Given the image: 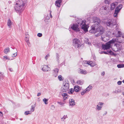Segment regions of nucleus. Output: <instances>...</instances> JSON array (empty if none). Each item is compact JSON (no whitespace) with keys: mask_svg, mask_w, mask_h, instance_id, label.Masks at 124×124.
Segmentation results:
<instances>
[{"mask_svg":"<svg viewBox=\"0 0 124 124\" xmlns=\"http://www.w3.org/2000/svg\"><path fill=\"white\" fill-rule=\"evenodd\" d=\"M20 120H23V119L22 118H21L20 119Z\"/></svg>","mask_w":124,"mask_h":124,"instance_id":"64","label":"nucleus"},{"mask_svg":"<svg viewBox=\"0 0 124 124\" xmlns=\"http://www.w3.org/2000/svg\"><path fill=\"white\" fill-rule=\"evenodd\" d=\"M77 83L78 84H79L80 85H82L83 84V82L81 81L80 80H78L77 81Z\"/></svg>","mask_w":124,"mask_h":124,"instance_id":"31","label":"nucleus"},{"mask_svg":"<svg viewBox=\"0 0 124 124\" xmlns=\"http://www.w3.org/2000/svg\"><path fill=\"white\" fill-rule=\"evenodd\" d=\"M50 70V69L49 67L45 65H44L42 68V70L43 71H48Z\"/></svg>","mask_w":124,"mask_h":124,"instance_id":"15","label":"nucleus"},{"mask_svg":"<svg viewBox=\"0 0 124 124\" xmlns=\"http://www.w3.org/2000/svg\"><path fill=\"white\" fill-rule=\"evenodd\" d=\"M121 44H116L115 45L112 49L113 51L116 52H119L121 50Z\"/></svg>","mask_w":124,"mask_h":124,"instance_id":"6","label":"nucleus"},{"mask_svg":"<svg viewBox=\"0 0 124 124\" xmlns=\"http://www.w3.org/2000/svg\"><path fill=\"white\" fill-rule=\"evenodd\" d=\"M111 45L107 42L105 44H102L101 47L102 49L105 50L109 49L111 47Z\"/></svg>","mask_w":124,"mask_h":124,"instance_id":"10","label":"nucleus"},{"mask_svg":"<svg viewBox=\"0 0 124 124\" xmlns=\"http://www.w3.org/2000/svg\"><path fill=\"white\" fill-rule=\"evenodd\" d=\"M27 43L28 45H29V44H30V43L29 41V39H27Z\"/></svg>","mask_w":124,"mask_h":124,"instance_id":"49","label":"nucleus"},{"mask_svg":"<svg viewBox=\"0 0 124 124\" xmlns=\"http://www.w3.org/2000/svg\"><path fill=\"white\" fill-rule=\"evenodd\" d=\"M49 54H48L47 55H46L45 57V58L46 60H47L49 56Z\"/></svg>","mask_w":124,"mask_h":124,"instance_id":"41","label":"nucleus"},{"mask_svg":"<svg viewBox=\"0 0 124 124\" xmlns=\"http://www.w3.org/2000/svg\"><path fill=\"white\" fill-rule=\"evenodd\" d=\"M122 82L121 81H119L117 82V84L118 85H121Z\"/></svg>","mask_w":124,"mask_h":124,"instance_id":"44","label":"nucleus"},{"mask_svg":"<svg viewBox=\"0 0 124 124\" xmlns=\"http://www.w3.org/2000/svg\"><path fill=\"white\" fill-rule=\"evenodd\" d=\"M60 95L62 96V97L63 98V101L58 102L57 103L60 105L62 106L65 103L64 101L67 98L68 95L66 93L61 92L60 93Z\"/></svg>","mask_w":124,"mask_h":124,"instance_id":"5","label":"nucleus"},{"mask_svg":"<svg viewBox=\"0 0 124 124\" xmlns=\"http://www.w3.org/2000/svg\"><path fill=\"white\" fill-rule=\"evenodd\" d=\"M51 12H52L51 11H50V13H51Z\"/></svg>","mask_w":124,"mask_h":124,"instance_id":"62","label":"nucleus"},{"mask_svg":"<svg viewBox=\"0 0 124 124\" xmlns=\"http://www.w3.org/2000/svg\"><path fill=\"white\" fill-rule=\"evenodd\" d=\"M4 77V76L3 74L0 72V79H2Z\"/></svg>","mask_w":124,"mask_h":124,"instance_id":"32","label":"nucleus"},{"mask_svg":"<svg viewBox=\"0 0 124 124\" xmlns=\"http://www.w3.org/2000/svg\"><path fill=\"white\" fill-rule=\"evenodd\" d=\"M48 100V99H46L45 98H44L43 100V101L44 102L45 104H47L48 103L47 101Z\"/></svg>","mask_w":124,"mask_h":124,"instance_id":"27","label":"nucleus"},{"mask_svg":"<svg viewBox=\"0 0 124 124\" xmlns=\"http://www.w3.org/2000/svg\"><path fill=\"white\" fill-rule=\"evenodd\" d=\"M78 71L79 73L83 74H86L87 73L86 70L81 69H79Z\"/></svg>","mask_w":124,"mask_h":124,"instance_id":"16","label":"nucleus"},{"mask_svg":"<svg viewBox=\"0 0 124 124\" xmlns=\"http://www.w3.org/2000/svg\"><path fill=\"white\" fill-rule=\"evenodd\" d=\"M115 40L114 39H112V40H110L108 42L111 45V44H113L115 42Z\"/></svg>","mask_w":124,"mask_h":124,"instance_id":"28","label":"nucleus"},{"mask_svg":"<svg viewBox=\"0 0 124 124\" xmlns=\"http://www.w3.org/2000/svg\"><path fill=\"white\" fill-rule=\"evenodd\" d=\"M62 2V0H57L55 2V5L56 6L60 8L61 6V3Z\"/></svg>","mask_w":124,"mask_h":124,"instance_id":"14","label":"nucleus"},{"mask_svg":"<svg viewBox=\"0 0 124 124\" xmlns=\"http://www.w3.org/2000/svg\"><path fill=\"white\" fill-rule=\"evenodd\" d=\"M93 22L95 23L94 24L97 26H99L101 20L100 19L96 17H94L93 18Z\"/></svg>","mask_w":124,"mask_h":124,"instance_id":"9","label":"nucleus"},{"mask_svg":"<svg viewBox=\"0 0 124 124\" xmlns=\"http://www.w3.org/2000/svg\"><path fill=\"white\" fill-rule=\"evenodd\" d=\"M8 3H9V4H10V3H11L12 2H11V1H8Z\"/></svg>","mask_w":124,"mask_h":124,"instance_id":"58","label":"nucleus"},{"mask_svg":"<svg viewBox=\"0 0 124 124\" xmlns=\"http://www.w3.org/2000/svg\"><path fill=\"white\" fill-rule=\"evenodd\" d=\"M27 5L26 2L22 0H19L15 4L14 9L20 15L24 10Z\"/></svg>","mask_w":124,"mask_h":124,"instance_id":"2","label":"nucleus"},{"mask_svg":"<svg viewBox=\"0 0 124 124\" xmlns=\"http://www.w3.org/2000/svg\"><path fill=\"white\" fill-rule=\"evenodd\" d=\"M59 69L57 68H55L53 70V75L55 77H56L58 75Z\"/></svg>","mask_w":124,"mask_h":124,"instance_id":"13","label":"nucleus"},{"mask_svg":"<svg viewBox=\"0 0 124 124\" xmlns=\"http://www.w3.org/2000/svg\"><path fill=\"white\" fill-rule=\"evenodd\" d=\"M99 53L100 54H108V52L107 51V52L102 51L101 52H99Z\"/></svg>","mask_w":124,"mask_h":124,"instance_id":"36","label":"nucleus"},{"mask_svg":"<svg viewBox=\"0 0 124 124\" xmlns=\"http://www.w3.org/2000/svg\"><path fill=\"white\" fill-rule=\"evenodd\" d=\"M61 119L62 121H64V119H63V117L62 118H61Z\"/></svg>","mask_w":124,"mask_h":124,"instance_id":"56","label":"nucleus"},{"mask_svg":"<svg viewBox=\"0 0 124 124\" xmlns=\"http://www.w3.org/2000/svg\"><path fill=\"white\" fill-rule=\"evenodd\" d=\"M74 91L75 90L74 89L71 88L68 91V93L70 94H73Z\"/></svg>","mask_w":124,"mask_h":124,"instance_id":"25","label":"nucleus"},{"mask_svg":"<svg viewBox=\"0 0 124 124\" xmlns=\"http://www.w3.org/2000/svg\"><path fill=\"white\" fill-rule=\"evenodd\" d=\"M123 82L124 83V79L123 81Z\"/></svg>","mask_w":124,"mask_h":124,"instance_id":"63","label":"nucleus"},{"mask_svg":"<svg viewBox=\"0 0 124 124\" xmlns=\"http://www.w3.org/2000/svg\"><path fill=\"white\" fill-rule=\"evenodd\" d=\"M8 70L11 72H12L13 71V69L11 68H8Z\"/></svg>","mask_w":124,"mask_h":124,"instance_id":"48","label":"nucleus"},{"mask_svg":"<svg viewBox=\"0 0 124 124\" xmlns=\"http://www.w3.org/2000/svg\"><path fill=\"white\" fill-rule=\"evenodd\" d=\"M104 38H103V37H102V38H101V40H102V41H106V40H104Z\"/></svg>","mask_w":124,"mask_h":124,"instance_id":"53","label":"nucleus"},{"mask_svg":"<svg viewBox=\"0 0 124 124\" xmlns=\"http://www.w3.org/2000/svg\"><path fill=\"white\" fill-rule=\"evenodd\" d=\"M80 88L81 89L80 87L77 85L75 86L74 87V89L76 92H78L79 91Z\"/></svg>","mask_w":124,"mask_h":124,"instance_id":"19","label":"nucleus"},{"mask_svg":"<svg viewBox=\"0 0 124 124\" xmlns=\"http://www.w3.org/2000/svg\"><path fill=\"white\" fill-rule=\"evenodd\" d=\"M117 66L119 68H123L124 67V64H118L117 65Z\"/></svg>","mask_w":124,"mask_h":124,"instance_id":"34","label":"nucleus"},{"mask_svg":"<svg viewBox=\"0 0 124 124\" xmlns=\"http://www.w3.org/2000/svg\"><path fill=\"white\" fill-rule=\"evenodd\" d=\"M73 45L76 48L80 47L82 45L81 42L77 38L74 39L73 41Z\"/></svg>","mask_w":124,"mask_h":124,"instance_id":"3","label":"nucleus"},{"mask_svg":"<svg viewBox=\"0 0 124 124\" xmlns=\"http://www.w3.org/2000/svg\"><path fill=\"white\" fill-rule=\"evenodd\" d=\"M116 6V4L113 3L111 4V10H113L115 8Z\"/></svg>","mask_w":124,"mask_h":124,"instance_id":"20","label":"nucleus"},{"mask_svg":"<svg viewBox=\"0 0 124 124\" xmlns=\"http://www.w3.org/2000/svg\"><path fill=\"white\" fill-rule=\"evenodd\" d=\"M12 22L11 21L10 19H8V21L7 22V24L9 28L11 27V25H12Z\"/></svg>","mask_w":124,"mask_h":124,"instance_id":"21","label":"nucleus"},{"mask_svg":"<svg viewBox=\"0 0 124 124\" xmlns=\"http://www.w3.org/2000/svg\"><path fill=\"white\" fill-rule=\"evenodd\" d=\"M117 41L120 43L124 42V35L120 31H118L117 34Z\"/></svg>","mask_w":124,"mask_h":124,"instance_id":"4","label":"nucleus"},{"mask_svg":"<svg viewBox=\"0 0 124 124\" xmlns=\"http://www.w3.org/2000/svg\"><path fill=\"white\" fill-rule=\"evenodd\" d=\"M122 5L120 4L118 5V6L116 8H117L119 10H120L122 8Z\"/></svg>","mask_w":124,"mask_h":124,"instance_id":"37","label":"nucleus"},{"mask_svg":"<svg viewBox=\"0 0 124 124\" xmlns=\"http://www.w3.org/2000/svg\"><path fill=\"white\" fill-rule=\"evenodd\" d=\"M120 91V90L119 89H118L117 90H116L115 91H114L113 92V93H117L118 92H119Z\"/></svg>","mask_w":124,"mask_h":124,"instance_id":"40","label":"nucleus"},{"mask_svg":"<svg viewBox=\"0 0 124 124\" xmlns=\"http://www.w3.org/2000/svg\"><path fill=\"white\" fill-rule=\"evenodd\" d=\"M98 26H97L96 24H94L91 26V29L93 30V31H96V32L97 31V29H98L97 28Z\"/></svg>","mask_w":124,"mask_h":124,"instance_id":"18","label":"nucleus"},{"mask_svg":"<svg viewBox=\"0 0 124 124\" xmlns=\"http://www.w3.org/2000/svg\"><path fill=\"white\" fill-rule=\"evenodd\" d=\"M50 15L51 17V18H52V16L51 15V13H50Z\"/></svg>","mask_w":124,"mask_h":124,"instance_id":"57","label":"nucleus"},{"mask_svg":"<svg viewBox=\"0 0 124 124\" xmlns=\"http://www.w3.org/2000/svg\"><path fill=\"white\" fill-rule=\"evenodd\" d=\"M3 115V114L0 111V116H2Z\"/></svg>","mask_w":124,"mask_h":124,"instance_id":"51","label":"nucleus"},{"mask_svg":"<svg viewBox=\"0 0 124 124\" xmlns=\"http://www.w3.org/2000/svg\"><path fill=\"white\" fill-rule=\"evenodd\" d=\"M36 103H35V104L33 105H32L31 106V111L32 112H33L35 110V107H36Z\"/></svg>","mask_w":124,"mask_h":124,"instance_id":"22","label":"nucleus"},{"mask_svg":"<svg viewBox=\"0 0 124 124\" xmlns=\"http://www.w3.org/2000/svg\"><path fill=\"white\" fill-rule=\"evenodd\" d=\"M48 17L47 16L46 17V19H49V17Z\"/></svg>","mask_w":124,"mask_h":124,"instance_id":"60","label":"nucleus"},{"mask_svg":"<svg viewBox=\"0 0 124 124\" xmlns=\"http://www.w3.org/2000/svg\"><path fill=\"white\" fill-rule=\"evenodd\" d=\"M86 64L90 65L91 66L93 67L94 66L92 65V61L87 62Z\"/></svg>","mask_w":124,"mask_h":124,"instance_id":"29","label":"nucleus"},{"mask_svg":"<svg viewBox=\"0 0 124 124\" xmlns=\"http://www.w3.org/2000/svg\"><path fill=\"white\" fill-rule=\"evenodd\" d=\"M37 36L39 37H41L42 36V34L41 33H39L37 34Z\"/></svg>","mask_w":124,"mask_h":124,"instance_id":"42","label":"nucleus"},{"mask_svg":"<svg viewBox=\"0 0 124 124\" xmlns=\"http://www.w3.org/2000/svg\"><path fill=\"white\" fill-rule=\"evenodd\" d=\"M89 32L91 33H95L96 32V31H94L92 29H91L89 31Z\"/></svg>","mask_w":124,"mask_h":124,"instance_id":"38","label":"nucleus"},{"mask_svg":"<svg viewBox=\"0 0 124 124\" xmlns=\"http://www.w3.org/2000/svg\"><path fill=\"white\" fill-rule=\"evenodd\" d=\"M4 57L6 59H8L9 60V58H8V57H7V56H4Z\"/></svg>","mask_w":124,"mask_h":124,"instance_id":"50","label":"nucleus"},{"mask_svg":"<svg viewBox=\"0 0 124 124\" xmlns=\"http://www.w3.org/2000/svg\"><path fill=\"white\" fill-rule=\"evenodd\" d=\"M92 87L91 85H89L85 89L87 92H88L90 91L92 88Z\"/></svg>","mask_w":124,"mask_h":124,"instance_id":"23","label":"nucleus"},{"mask_svg":"<svg viewBox=\"0 0 124 124\" xmlns=\"http://www.w3.org/2000/svg\"><path fill=\"white\" fill-rule=\"evenodd\" d=\"M27 39H28V38H27L26 37V39H25L26 42H27Z\"/></svg>","mask_w":124,"mask_h":124,"instance_id":"59","label":"nucleus"},{"mask_svg":"<svg viewBox=\"0 0 124 124\" xmlns=\"http://www.w3.org/2000/svg\"><path fill=\"white\" fill-rule=\"evenodd\" d=\"M58 78L59 80L60 81H62L63 79H62V76L61 75H59L58 76Z\"/></svg>","mask_w":124,"mask_h":124,"instance_id":"35","label":"nucleus"},{"mask_svg":"<svg viewBox=\"0 0 124 124\" xmlns=\"http://www.w3.org/2000/svg\"><path fill=\"white\" fill-rule=\"evenodd\" d=\"M107 51L108 52V54H109L111 55H114V53L111 50L108 51Z\"/></svg>","mask_w":124,"mask_h":124,"instance_id":"33","label":"nucleus"},{"mask_svg":"<svg viewBox=\"0 0 124 124\" xmlns=\"http://www.w3.org/2000/svg\"><path fill=\"white\" fill-rule=\"evenodd\" d=\"M107 112H106L105 113V114L104 115H106V114H107Z\"/></svg>","mask_w":124,"mask_h":124,"instance_id":"61","label":"nucleus"},{"mask_svg":"<svg viewBox=\"0 0 124 124\" xmlns=\"http://www.w3.org/2000/svg\"><path fill=\"white\" fill-rule=\"evenodd\" d=\"M99 29H98L99 31H100L101 32H102L103 31V28L101 26H99Z\"/></svg>","mask_w":124,"mask_h":124,"instance_id":"26","label":"nucleus"},{"mask_svg":"<svg viewBox=\"0 0 124 124\" xmlns=\"http://www.w3.org/2000/svg\"><path fill=\"white\" fill-rule=\"evenodd\" d=\"M17 55V52L13 54V55H12V57H14L16 56Z\"/></svg>","mask_w":124,"mask_h":124,"instance_id":"45","label":"nucleus"},{"mask_svg":"<svg viewBox=\"0 0 124 124\" xmlns=\"http://www.w3.org/2000/svg\"><path fill=\"white\" fill-rule=\"evenodd\" d=\"M104 9L105 10H107V8L106 7H105L104 8Z\"/></svg>","mask_w":124,"mask_h":124,"instance_id":"55","label":"nucleus"},{"mask_svg":"<svg viewBox=\"0 0 124 124\" xmlns=\"http://www.w3.org/2000/svg\"><path fill=\"white\" fill-rule=\"evenodd\" d=\"M69 101V104L70 106L73 107L75 105L76 103L74 99H70Z\"/></svg>","mask_w":124,"mask_h":124,"instance_id":"11","label":"nucleus"},{"mask_svg":"<svg viewBox=\"0 0 124 124\" xmlns=\"http://www.w3.org/2000/svg\"><path fill=\"white\" fill-rule=\"evenodd\" d=\"M104 74H105V72H103L101 73V75L103 76V75H104Z\"/></svg>","mask_w":124,"mask_h":124,"instance_id":"54","label":"nucleus"},{"mask_svg":"<svg viewBox=\"0 0 124 124\" xmlns=\"http://www.w3.org/2000/svg\"><path fill=\"white\" fill-rule=\"evenodd\" d=\"M9 52V48L8 47L6 48L4 50V52L5 54H7V53H8Z\"/></svg>","mask_w":124,"mask_h":124,"instance_id":"24","label":"nucleus"},{"mask_svg":"<svg viewBox=\"0 0 124 124\" xmlns=\"http://www.w3.org/2000/svg\"><path fill=\"white\" fill-rule=\"evenodd\" d=\"M41 94V93H38L37 94V96H39Z\"/></svg>","mask_w":124,"mask_h":124,"instance_id":"52","label":"nucleus"},{"mask_svg":"<svg viewBox=\"0 0 124 124\" xmlns=\"http://www.w3.org/2000/svg\"><path fill=\"white\" fill-rule=\"evenodd\" d=\"M87 91L86 90H83L82 92L81 93V94L82 95H83L84 94L86 93H87Z\"/></svg>","mask_w":124,"mask_h":124,"instance_id":"39","label":"nucleus"},{"mask_svg":"<svg viewBox=\"0 0 124 124\" xmlns=\"http://www.w3.org/2000/svg\"><path fill=\"white\" fill-rule=\"evenodd\" d=\"M103 103L102 102H99L97 105L96 109V110H100L101 109L102 106L103 105Z\"/></svg>","mask_w":124,"mask_h":124,"instance_id":"12","label":"nucleus"},{"mask_svg":"<svg viewBox=\"0 0 124 124\" xmlns=\"http://www.w3.org/2000/svg\"><path fill=\"white\" fill-rule=\"evenodd\" d=\"M116 23V20L113 19L108 20L106 23L108 26H112L115 25Z\"/></svg>","mask_w":124,"mask_h":124,"instance_id":"7","label":"nucleus"},{"mask_svg":"<svg viewBox=\"0 0 124 124\" xmlns=\"http://www.w3.org/2000/svg\"><path fill=\"white\" fill-rule=\"evenodd\" d=\"M63 119L64 120L66 118H67L68 117L67 116V115H64L63 117Z\"/></svg>","mask_w":124,"mask_h":124,"instance_id":"47","label":"nucleus"},{"mask_svg":"<svg viewBox=\"0 0 124 124\" xmlns=\"http://www.w3.org/2000/svg\"><path fill=\"white\" fill-rule=\"evenodd\" d=\"M85 21H83L81 19H78L76 24H73L70 25V27L73 30L78 32L79 31V26H80L82 29L86 32H87L88 27L86 24Z\"/></svg>","mask_w":124,"mask_h":124,"instance_id":"1","label":"nucleus"},{"mask_svg":"<svg viewBox=\"0 0 124 124\" xmlns=\"http://www.w3.org/2000/svg\"><path fill=\"white\" fill-rule=\"evenodd\" d=\"M31 112L30 111H25L24 112V114L25 115H27L29 114H30L31 113Z\"/></svg>","mask_w":124,"mask_h":124,"instance_id":"30","label":"nucleus"},{"mask_svg":"<svg viewBox=\"0 0 124 124\" xmlns=\"http://www.w3.org/2000/svg\"><path fill=\"white\" fill-rule=\"evenodd\" d=\"M105 2L106 4H108L109 3L110 1L108 0H105Z\"/></svg>","mask_w":124,"mask_h":124,"instance_id":"43","label":"nucleus"},{"mask_svg":"<svg viewBox=\"0 0 124 124\" xmlns=\"http://www.w3.org/2000/svg\"><path fill=\"white\" fill-rule=\"evenodd\" d=\"M63 85L62 87V88H63L62 91L63 92H66L68 90L69 85L68 83H67L65 82H64L63 83Z\"/></svg>","mask_w":124,"mask_h":124,"instance_id":"8","label":"nucleus"},{"mask_svg":"<svg viewBox=\"0 0 124 124\" xmlns=\"http://www.w3.org/2000/svg\"><path fill=\"white\" fill-rule=\"evenodd\" d=\"M56 58L58 60H59V55L57 54L56 55Z\"/></svg>","mask_w":124,"mask_h":124,"instance_id":"46","label":"nucleus"},{"mask_svg":"<svg viewBox=\"0 0 124 124\" xmlns=\"http://www.w3.org/2000/svg\"><path fill=\"white\" fill-rule=\"evenodd\" d=\"M120 10L116 8L115 10V12L114 14V17H116L117 16L118 13L119 12Z\"/></svg>","mask_w":124,"mask_h":124,"instance_id":"17","label":"nucleus"}]
</instances>
